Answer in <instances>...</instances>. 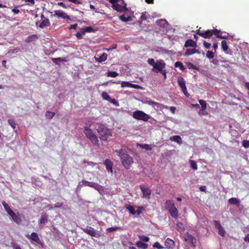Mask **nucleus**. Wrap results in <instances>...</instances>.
<instances>
[{
    "label": "nucleus",
    "mask_w": 249,
    "mask_h": 249,
    "mask_svg": "<svg viewBox=\"0 0 249 249\" xmlns=\"http://www.w3.org/2000/svg\"><path fill=\"white\" fill-rule=\"evenodd\" d=\"M198 102L200 105L201 106V108L203 110H204L207 108V103L206 102L203 100H198Z\"/></svg>",
    "instance_id": "33"
},
{
    "label": "nucleus",
    "mask_w": 249,
    "mask_h": 249,
    "mask_svg": "<svg viewBox=\"0 0 249 249\" xmlns=\"http://www.w3.org/2000/svg\"><path fill=\"white\" fill-rule=\"evenodd\" d=\"M133 117L138 120H142L145 122L148 121L150 119L149 115L140 110H137L133 113Z\"/></svg>",
    "instance_id": "6"
},
{
    "label": "nucleus",
    "mask_w": 249,
    "mask_h": 249,
    "mask_svg": "<svg viewBox=\"0 0 249 249\" xmlns=\"http://www.w3.org/2000/svg\"><path fill=\"white\" fill-rule=\"evenodd\" d=\"M170 140L172 141L176 142L178 143H181L182 142L181 137L178 135L171 137Z\"/></svg>",
    "instance_id": "26"
},
{
    "label": "nucleus",
    "mask_w": 249,
    "mask_h": 249,
    "mask_svg": "<svg viewBox=\"0 0 249 249\" xmlns=\"http://www.w3.org/2000/svg\"><path fill=\"white\" fill-rule=\"evenodd\" d=\"M206 56L209 59H212L214 56V53L211 51H208L206 53Z\"/></svg>",
    "instance_id": "40"
},
{
    "label": "nucleus",
    "mask_w": 249,
    "mask_h": 249,
    "mask_svg": "<svg viewBox=\"0 0 249 249\" xmlns=\"http://www.w3.org/2000/svg\"><path fill=\"white\" fill-rule=\"evenodd\" d=\"M196 46H197L196 43L195 41H194L193 40L191 39L187 40L184 44L185 47H196Z\"/></svg>",
    "instance_id": "20"
},
{
    "label": "nucleus",
    "mask_w": 249,
    "mask_h": 249,
    "mask_svg": "<svg viewBox=\"0 0 249 249\" xmlns=\"http://www.w3.org/2000/svg\"><path fill=\"white\" fill-rule=\"evenodd\" d=\"M12 247L13 249H21L20 246L15 243L12 244Z\"/></svg>",
    "instance_id": "57"
},
{
    "label": "nucleus",
    "mask_w": 249,
    "mask_h": 249,
    "mask_svg": "<svg viewBox=\"0 0 249 249\" xmlns=\"http://www.w3.org/2000/svg\"><path fill=\"white\" fill-rule=\"evenodd\" d=\"M27 5L29 6H33L35 3V0H24Z\"/></svg>",
    "instance_id": "47"
},
{
    "label": "nucleus",
    "mask_w": 249,
    "mask_h": 249,
    "mask_svg": "<svg viewBox=\"0 0 249 249\" xmlns=\"http://www.w3.org/2000/svg\"><path fill=\"white\" fill-rule=\"evenodd\" d=\"M2 204L5 209V210L7 213L8 214L10 213L12 211V210L10 208L8 204L6 202H2Z\"/></svg>",
    "instance_id": "28"
},
{
    "label": "nucleus",
    "mask_w": 249,
    "mask_h": 249,
    "mask_svg": "<svg viewBox=\"0 0 249 249\" xmlns=\"http://www.w3.org/2000/svg\"><path fill=\"white\" fill-rule=\"evenodd\" d=\"M119 18L124 22H127L131 20V18L130 16L126 18L124 15L120 16Z\"/></svg>",
    "instance_id": "34"
},
{
    "label": "nucleus",
    "mask_w": 249,
    "mask_h": 249,
    "mask_svg": "<svg viewBox=\"0 0 249 249\" xmlns=\"http://www.w3.org/2000/svg\"><path fill=\"white\" fill-rule=\"evenodd\" d=\"M63 205V203H62V202H61V203L58 202V203L55 204L54 205V208H60L62 207Z\"/></svg>",
    "instance_id": "55"
},
{
    "label": "nucleus",
    "mask_w": 249,
    "mask_h": 249,
    "mask_svg": "<svg viewBox=\"0 0 249 249\" xmlns=\"http://www.w3.org/2000/svg\"><path fill=\"white\" fill-rule=\"evenodd\" d=\"M242 145L245 148H247L249 147V141L244 140L242 141Z\"/></svg>",
    "instance_id": "48"
},
{
    "label": "nucleus",
    "mask_w": 249,
    "mask_h": 249,
    "mask_svg": "<svg viewBox=\"0 0 249 249\" xmlns=\"http://www.w3.org/2000/svg\"><path fill=\"white\" fill-rule=\"evenodd\" d=\"M190 164H191V167L192 169L194 170H197V166L196 163L194 160H191L190 161Z\"/></svg>",
    "instance_id": "42"
},
{
    "label": "nucleus",
    "mask_w": 249,
    "mask_h": 249,
    "mask_svg": "<svg viewBox=\"0 0 249 249\" xmlns=\"http://www.w3.org/2000/svg\"><path fill=\"white\" fill-rule=\"evenodd\" d=\"M221 47L222 49L224 52H226L228 51L229 47L227 45V42L225 40H223L221 42Z\"/></svg>",
    "instance_id": "32"
},
{
    "label": "nucleus",
    "mask_w": 249,
    "mask_h": 249,
    "mask_svg": "<svg viewBox=\"0 0 249 249\" xmlns=\"http://www.w3.org/2000/svg\"><path fill=\"white\" fill-rule=\"evenodd\" d=\"M175 67H178L179 69L183 71L185 70V67L183 65L182 63L180 61H177L175 63Z\"/></svg>",
    "instance_id": "30"
},
{
    "label": "nucleus",
    "mask_w": 249,
    "mask_h": 249,
    "mask_svg": "<svg viewBox=\"0 0 249 249\" xmlns=\"http://www.w3.org/2000/svg\"><path fill=\"white\" fill-rule=\"evenodd\" d=\"M48 222V215L46 213L43 214L41 215V218L39 220V222L41 224H46Z\"/></svg>",
    "instance_id": "27"
},
{
    "label": "nucleus",
    "mask_w": 249,
    "mask_h": 249,
    "mask_svg": "<svg viewBox=\"0 0 249 249\" xmlns=\"http://www.w3.org/2000/svg\"><path fill=\"white\" fill-rule=\"evenodd\" d=\"M147 19V17L145 14H142L140 17V19L142 21L145 20Z\"/></svg>",
    "instance_id": "61"
},
{
    "label": "nucleus",
    "mask_w": 249,
    "mask_h": 249,
    "mask_svg": "<svg viewBox=\"0 0 249 249\" xmlns=\"http://www.w3.org/2000/svg\"><path fill=\"white\" fill-rule=\"evenodd\" d=\"M163 76L164 79H166V72L165 70H162L160 72Z\"/></svg>",
    "instance_id": "63"
},
{
    "label": "nucleus",
    "mask_w": 249,
    "mask_h": 249,
    "mask_svg": "<svg viewBox=\"0 0 249 249\" xmlns=\"http://www.w3.org/2000/svg\"><path fill=\"white\" fill-rule=\"evenodd\" d=\"M57 4L58 6L62 7L63 8H64L65 9H67L68 8V7L66 5V4L64 2H58L57 3Z\"/></svg>",
    "instance_id": "53"
},
{
    "label": "nucleus",
    "mask_w": 249,
    "mask_h": 249,
    "mask_svg": "<svg viewBox=\"0 0 249 249\" xmlns=\"http://www.w3.org/2000/svg\"><path fill=\"white\" fill-rule=\"evenodd\" d=\"M55 113L53 112H51L49 111H47L45 112V116L47 119H52L55 115Z\"/></svg>",
    "instance_id": "29"
},
{
    "label": "nucleus",
    "mask_w": 249,
    "mask_h": 249,
    "mask_svg": "<svg viewBox=\"0 0 249 249\" xmlns=\"http://www.w3.org/2000/svg\"><path fill=\"white\" fill-rule=\"evenodd\" d=\"M8 215L11 217L12 220L17 224H20L21 222V219L19 216L18 213H15L12 211Z\"/></svg>",
    "instance_id": "12"
},
{
    "label": "nucleus",
    "mask_w": 249,
    "mask_h": 249,
    "mask_svg": "<svg viewBox=\"0 0 249 249\" xmlns=\"http://www.w3.org/2000/svg\"><path fill=\"white\" fill-rule=\"evenodd\" d=\"M26 237L29 239L32 240V241H35L37 243H40V239L38 237V235L36 232H32L31 234L30 235L27 234L26 235Z\"/></svg>",
    "instance_id": "14"
},
{
    "label": "nucleus",
    "mask_w": 249,
    "mask_h": 249,
    "mask_svg": "<svg viewBox=\"0 0 249 249\" xmlns=\"http://www.w3.org/2000/svg\"><path fill=\"white\" fill-rule=\"evenodd\" d=\"M78 26V24L77 23L71 24L70 27L69 28V30L71 29H76Z\"/></svg>",
    "instance_id": "58"
},
{
    "label": "nucleus",
    "mask_w": 249,
    "mask_h": 249,
    "mask_svg": "<svg viewBox=\"0 0 249 249\" xmlns=\"http://www.w3.org/2000/svg\"><path fill=\"white\" fill-rule=\"evenodd\" d=\"M140 147L142 148L145 149L147 150H151L152 147L147 144H142L140 145Z\"/></svg>",
    "instance_id": "41"
},
{
    "label": "nucleus",
    "mask_w": 249,
    "mask_h": 249,
    "mask_svg": "<svg viewBox=\"0 0 249 249\" xmlns=\"http://www.w3.org/2000/svg\"><path fill=\"white\" fill-rule=\"evenodd\" d=\"M121 1V4H119L118 2L112 4V8L115 11L120 13L127 11L126 3L124 2V0Z\"/></svg>",
    "instance_id": "8"
},
{
    "label": "nucleus",
    "mask_w": 249,
    "mask_h": 249,
    "mask_svg": "<svg viewBox=\"0 0 249 249\" xmlns=\"http://www.w3.org/2000/svg\"><path fill=\"white\" fill-rule=\"evenodd\" d=\"M170 110L171 111L172 113L173 114H174L175 113V111L176 110V108L174 107H169Z\"/></svg>",
    "instance_id": "62"
},
{
    "label": "nucleus",
    "mask_w": 249,
    "mask_h": 249,
    "mask_svg": "<svg viewBox=\"0 0 249 249\" xmlns=\"http://www.w3.org/2000/svg\"><path fill=\"white\" fill-rule=\"evenodd\" d=\"M213 223H214V225L215 228L217 229H221L222 228V226H221L220 222L218 221L214 220Z\"/></svg>",
    "instance_id": "45"
},
{
    "label": "nucleus",
    "mask_w": 249,
    "mask_h": 249,
    "mask_svg": "<svg viewBox=\"0 0 249 249\" xmlns=\"http://www.w3.org/2000/svg\"><path fill=\"white\" fill-rule=\"evenodd\" d=\"M177 230L180 232H183L185 231V226L181 222L177 223Z\"/></svg>",
    "instance_id": "25"
},
{
    "label": "nucleus",
    "mask_w": 249,
    "mask_h": 249,
    "mask_svg": "<svg viewBox=\"0 0 249 249\" xmlns=\"http://www.w3.org/2000/svg\"><path fill=\"white\" fill-rule=\"evenodd\" d=\"M194 53L200 54V52L196 49H187L184 53V55L189 56Z\"/></svg>",
    "instance_id": "17"
},
{
    "label": "nucleus",
    "mask_w": 249,
    "mask_h": 249,
    "mask_svg": "<svg viewBox=\"0 0 249 249\" xmlns=\"http://www.w3.org/2000/svg\"><path fill=\"white\" fill-rule=\"evenodd\" d=\"M141 240L144 242H148L149 240V238L147 236H143L141 238Z\"/></svg>",
    "instance_id": "59"
},
{
    "label": "nucleus",
    "mask_w": 249,
    "mask_h": 249,
    "mask_svg": "<svg viewBox=\"0 0 249 249\" xmlns=\"http://www.w3.org/2000/svg\"><path fill=\"white\" fill-rule=\"evenodd\" d=\"M186 65H187L188 68L189 69H193L196 70H198L199 69L198 67H197L191 62L187 63Z\"/></svg>",
    "instance_id": "36"
},
{
    "label": "nucleus",
    "mask_w": 249,
    "mask_h": 249,
    "mask_svg": "<svg viewBox=\"0 0 249 249\" xmlns=\"http://www.w3.org/2000/svg\"><path fill=\"white\" fill-rule=\"evenodd\" d=\"M244 240L246 242H248V243H249V234H247L245 238H244Z\"/></svg>",
    "instance_id": "64"
},
{
    "label": "nucleus",
    "mask_w": 249,
    "mask_h": 249,
    "mask_svg": "<svg viewBox=\"0 0 249 249\" xmlns=\"http://www.w3.org/2000/svg\"><path fill=\"white\" fill-rule=\"evenodd\" d=\"M104 164L106 166L107 170L111 173L113 172V162L109 159H106L104 161Z\"/></svg>",
    "instance_id": "15"
},
{
    "label": "nucleus",
    "mask_w": 249,
    "mask_h": 249,
    "mask_svg": "<svg viewBox=\"0 0 249 249\" xmlns=\"http://www.w3.org/2000/svg\"><path fill=\"white\" fill-rule=\"evenodd\" d=\"M118 75V73L116 71H110L107 72V76L111 77H116Z\"/></svg>",
    "instance_id": "39"
},
{
    "label": "nucleus",
    "mask_w": 249,
    "mask_h": 249,
    "mask_svg": "<svg viewBox=\"0 0 249 249\" xmlns=\"http://www.w3.org/2000/svg\"><path fill=\"white\" fill-rule=\"evenodd\" d=\"M196 33V34L204 38H210L213 35H215L216 37L220 39H227L228 37V34L224 36L220 35L221 31L217 29L207 30V31H201L198 29L197 30Z\"/></svg>",
    "instance_id": "2"
},
{
    "label": "nucleus",
    "mask_w": 249,
    "mask_h": 249,
    "mask_svg": "<svg viewBox=\"0 0 249 249\" xmlns=\"http://www.w3.org/2000/svg\"><path fill=\"white\" fill-rule=\"evenodd\" d=\"M136 246L139 248H142V249H146L147 248H148V245L141 241H137L136 242Z\"/></svg>",
    "instance_id": "24"
},
{
    "label": "nucleus",
    "mask_w": 249,
    "mask_h": 249,
    "mask_svg": "<svg viewBox=\"0 0 249 249\" xmlns=\"http://www.w3.org/2000/svg\"><path fill=\"white\" fill-rule=\"evenodd\" d=\"M148 63L153 66V68L154 67V66L155 65L156 62H155L154 59L153 58H150L148 59L147 60Z\"/></svg>",
    "instance_id": "46"
},
{
    "label": "nucleus",
    "mask_w": 249,
    "mask_h": 249,
    "mask_svg": "<svg viewBox=\"0 0 249 249\" xmlns=\"http://www.w3.org/2000/svg\"><path fill=\"white\" fill-rule=\"evenodd\" d=\"M83 231L88 233V234H89V235L91 236H93V237H96V232L94 230V229L93 228H91V227H89V228H85L83 229Z\"/></svg>",
    "instance_id": "16"
},
{
    "label": "nucleus",
    "mask_w": 249,
    "mask_h": 249,
    "mask_svg": "<svg viewBox=\"0 0 249 249\" xmlns=\"http://www.w3.org/2000/svg\"><path fill=\"white\" fill-rule=\"evenodd\" d=\"M140 189L142 192L143 197L149 198L151 193V190L143 185L140 186Z\"/></svg>",
    "instance_id": "13"
},
{
    "label": "nucleus",
    "mask_w": 249,
    "mask_h": 249,
    "mask_svg": "<svg viewBox=\"0 0 249 249\" xmlns=\"http://www.w3.org/2000/svg\"><path fill=\"white\" fill-rule=\"evenodd\" d=\"M8 124L12 126L13 129H15L16 127V123L14 120L11 119L8 120Z\"/></svg>",
    "instance_id": "37"
},
{
    "label": "nucleus",
    "mask_w": 249,
    "mask_h": 249,
    "mask_svg": "<svg viewBox=\"0 0 249 249\" xmlns=\"http://www.w3.org/2000/svg\"><path fill=\"white\" fill-rule=\"evenodd\" d=\"M83 185L93 188L98 191L100 194L104 192V187L96 183L93 182H89L85 180L82 181Z\"/></svg>",
    "instance_id": "7"
},
{
    "label": "nucleus",
    "mask_w": 249,
    "mask_h": 249,
    "mask_svg": "<svg viewBox=\"0 0 249 249\" xmlns=\"http://www.w3.org/2000/svg\"><path fill=\"white\" fill-rule=\"evenodd\" d=\"M126 209L128 210H129V211L131 214H135V213H136V212L135 210V208L133 206L131 205H128L127 206H126Z\"/></svg>",
    "instance_id": "38"
},
{
    "label": "nucleus",
    "mask_w": 249,
    "mask_h": 249,
    "mask_svg": "<svg viewBox=\"0 0 249 249\" xmlns=\"http://www.w3.org/2000/svg\"><path fill=\"white\" fill-rule=\"evenodd\" d=\"M203 45L206 49H209L211 46V44L207 42L206 41H203Z\"/></svg>",
    "instance_id": "52"
},
{
    "label": "nucleus",
    "mask_w": 249,
    "mask_h": 249,
    "mask_svg": "<svg viewBox=\"0 0 249 249\" xmlns=\"http://www.w3.org/2000/svg\"><path fill=\"white\" fill-rule=\"evenodd\" d=\"M52 60L53 63L56 64H58L59 63L63 62L64 61V59L61 57L52 58Z\"/></svg>",
    "instance_id": "35"
},
{
    "label": "nucleus",
    "mask_w": 249,
    "mask_h": 249,
    "mask_svg": "<svg viewBox=\"0 0 249 249\" xmlns=\"http://www.w3.org/2000/svg\"><path fill=\"white\" fill-rule=\"evenodd\" d=\"M166 64L162 60H158L152 69V71L158 73L162 71L165 67Z\"/></svg>",
    "instance_id": "9"
},
{
    "label": "nucleus",
    "mask_w": 249,
    "mask_h": 249,
    "mask_svg": "<svg viewBox=\"0 0 249 249\" xmlns=\"http://www.w3.org/2000/svg\"><path fill=\"white\" fill-rule=\"evenodd\" d=\"M85 31L86 33H90L93 32L94 29L91 26L85 27H84Z\"/></svg>",
    "instance_id": "49"
},
{
    "label": "nucleus",
    "mask_w": 249,
    "mask_h": 249,
    "mask_svg": "<svg viewBox=\"0 0 249 249\" xmlns=\"http://www.w3.org/2000/svg\"><path fill=\"white\" fill-rule=\"evenodd\" d=\"M50 25V22L48 18H45L42 20L39 25L41 28H43L46 26H49Z\"/></svg>",
    "instance_id": "23"
},
{
    "label": "nucleus",
    "mask_w": 249,
    "mask_h": 249,
    "mask_svg": "<svg viewBox=\"0 0 249 249\" xmlns=\"http://www.w3.org/2000/svg\"><path fill=\"white\" fill-rule=\"evenodd\" d=\"M165 246L168 249H172L175 246V242L172 239L168 238L165 242Z\"/></svg>",
    "instance_id": "19"
},
{
    "label": "nucleus",
    "mask_w": 249,
    "mask_h": 249,
    "mask_svg": "<svg viewBox=\"0 0 249 249\" xmlns=\"http://www.w3.org/2000/svg\"><path fill=\"white\" fill-rule=\"evenodd\" d=\"M54 16H56L58 18H61L67 21L71 20L70 17L65 12L62 10H55L54 11Z\"/></svg>",
    "instance_id": "10"
},
{
    "label": "nucleus",
    "mask_w": 249,
    "mask_h": 249,
    "mask_svg": "<svg viewBox=\"0 0 249 249\" xmlns=\"http://www.w3.org/2000/svg\"><path fill=\"white\" fill-rule=\"evenodd\" d=\"M131 83L127 81H123L121 83V87L122 88L124 87H130V88Z\"/></svg>",
    "instance_id": "43"
},
{
    "label": "nucleus",
    "mask_w": 249,
    "mask_h": 249,
    "mask_svg": "<svg viewBox=\"0 0 249 249\" xmlns=\"http://www.w3.org/2000/svg\"><path fill=\"white\" fill-rule=\"evenodd\" d=\"M107 58V54L104 53L99 58L95 57L97 61L99 62H102L105 61Z\"/></svg>",
    "instance_id": "22"
},
{
    "label": "nucleus",
    "mask_w": 249,
    "mask_h": 249,
    "mask_svg": "<svg viewBox=\"0 0 249 249\" xmlns=\"http://www.w3.org/2000/svg\"><path fill=\"white\" fill-rule=\"evenodd\" d=\"M117 44H113L111 45V46L108 48V49H107V51H111V50H112L113 49H115L117 48Z\"/></svg>",
    "instance_id": "54"
},
{
    "label": "nucleus",
    "mask_w": 249,
    "mask_h": 249,
    "mask_svg": "<svg viewBox=\"0 0 249 249\" xmlns=\"http://www.w3.org/2000/svg\"><path fill=\"white\" fill-rule=\"evenodd\" d=\"M229 203L232 205H236L238 207L240 205V200L235 197H232L229 199Z\"/></svg>",
    "instance_id": "21"
},
{
    "label": "nucleus",
    "mask_w": 249,
    "mask_h": 249,
    "mask_svg": "<svg viewBox=\"0 0 249 249\" xmlns=\"http://www.w3.org/2000/svg\"><path fill=\"white\" fill-rule=\"evenodd\" d=\"M97 124L98 126L96 130L99 135L100 140L107 142L108 139L112 136L111 130L103 124L97 123Z\"/></svg>",
    "instance_id": "3"
},
{
    "label": "nucleus",
    "mask_w": 249,
    "mask_h": 249,
    "mask_svg": "<svg viewBox=\"0 0 249 249\" xmlns=\"http://www.w3.org/2000/svg\"><path fill=\"white\" fill-rule=\"evenodd\" d=\"M102 97L107 101L111 102V97L108 94V93L105 91L103 92V93H102Z\"/></svg>",
    "instance_id": "31"
},
{
    "label": "nucleus",
    "mask_w": 249,
    "mask_h": 249,
    "mask_svg": "<svg viewBox=\"0 0 249 249\" xmlns=\"http://www.w3.org/2000/svg\"><path fill=\"white\" fill-rule=\"evenodd\" d=\"M130 88H132L136 89H143L142 87L141 86H140L138 85L134 84H132V83H131Z\"/></svg>",
    "instance_id": "50"
},
{
    "label": "nucleus",
    "mask_w": 249,
    "mask_h": 249,
    "mask_svg": "<svg viewBox=\"0 0 249 249\" xmlns=\"http://www.w3.org/2000/svg\"><path fill=\"white\" fill-rule=\"evenodd\" d=\"M166 208L168 210L170 215L174 218H177L178 217V210L175 207V205L173 200H167L165 202Z\"/></svg>",
    "instance_id": "5"
},
{
    "label": "nucleus",
    "mask_w": 249,
    "mask_h": 249,
    "mask_svg": "<svg viewBox=\"0 0 249 249\" xmlns=\"http://www.w3.org/2000/svg\"><path fill=\"white\" fill-rule=\"evenodd\" d=\"M178 86L180 87L182 91L186 96H188L187 94L188 93L187 92V88L185 85V81H184V79L181 77L178 78Z\"/></svg>",
    "instance_id": "11"
},
{
    "label": "nucleus",
    "mask_w": 249,
    "mask_h": 249,
    "mask_svg": "<svg viewBox=\"0 0 249 249\" xmlns=\"http://www.w3.org/2000/svg\"><path fill=\"white\" fill-rule=\"evenodd\" d=\"M145 103L146 104L149 105H154L155 106L157 107L161 108V107H165V108H168V107L167 106H164L163 105L158 103L156 102L153 101L151 100H147L145 102Z\"/></svg>",
    "instance_id": "18"
},
{
    "label": "nucleus",
    "mask_w": 249,
    "mask_h": 249,
    "mask_svg": "<svg viewBox=\"0 0 249 249\" xmlns=\"http://www.w3.org/2000/svg\"><path fill=\"white\" fill-rule=\"evenodd\" d=\"M20 50L19 48L16 47L12 50H11V53H18Z\"/></svg>",
    "instance_id": "56"
},
{
    "label": "nucleus",
    "mask_w": 249,
    "mask_h": 249,
    "mask_svg": "<svg viewBox=\"0 0 249 249\" xmlns=\"http://www.w3.org/2000/svg\"><path fill=\"white\" fill-rule=\"evenodd\" d=\"M153 248H157L158 249H163V247L162 246H161L160 245V244L159 242H155L153 244Z\"/></svg>",
    "instance_id": "44"
},
{
    "label": "nucleus",
    "mask_w": 249,
    "mask_h": 249,
    "mask_svg": "<svg viewBox=\"0 0 249 249\" xmlns=\"http://www.w3.org/2000/svg\"><path fill=\"white\" fill-rule=\"evenodd\" d=\"M75 36H76V37H77L78 39H81L82 38V34L81 33V32H77V33L76 34Z\"/></svg>",
    "instance_id": "60"
},
{
    "label": "nucleus",
    "mask_w": 249,
    "mask_h": 249,
    "mask_svg": "<svg viewBox=\"0 0 249 249\" xmlns=\"http://www.w3.org/2000/svg\"><path fill=\"white\" fill-rule=\"evenodd\" d=\"M218 230V233L222 236H225V231L224 230L222 227L221 229H219Z\"/></svg>",
    "instance_id": "51"
},
{
    "label": "nucleus",
    "mask_w": 249,
    "mask_h": 249,
    "mask_svg": "<svg viewBox=\"0 0 249 249\" xmlns=\"http://www.w3.org/2000/svg\"><path fill=\"white\" fill-rule=\"evenodd\" d=\"M115 152L120 157L122 164L124 168L126 169H129L134 163L133 158L130 156L127 152L122 149L116 150Z\"/></svg>",
    "instance_id": "1"
},
{
    "label": "nucleus",
    "mask_w": 249,
    "mask_h": 249,
    "mask_svg": "<svg viewBox=\"0 0 249 249\" xmlns=\"http://www.w3.org/2000/svg\"><path fill=\"white\" fill-rule=\"evenodd\" d=\"M83 132L86 138L90 141L93 145L99 146L98 138L91 129L88 126H84Z\"/></svg>",
    "instance_id": "4"
}]
</instances>
